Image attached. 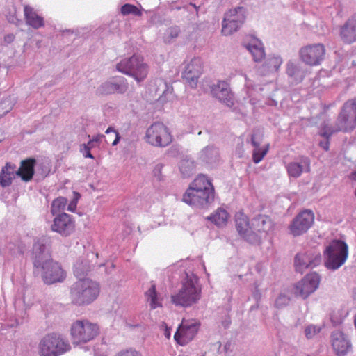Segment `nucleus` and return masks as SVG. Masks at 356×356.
I'll list each match as a JSON object with an SVG mask.
<instances>
[{"label":"nucleus","instance_id":"obj_25","mask_svg":"<svg viewBox=\"0 0 356 356\" xmlns=\"http://www.w3.org/2000/svg\"><path fill=\"white\" fill-rule=\"evenodd\" d=\"M293 291H284V292L280 293L275 299V307L277 309H282L287 306L291 301L293 293H294L296 297H301L305 299L314 291H294V293Z\"/></svg>","mask_w":356,"mask_h":356},{"label":"nucleus","instance_id":"obj_52","mask_svg":"<svg viewBox=\"0 0 356 356\" xmlns=\"http://www.w3.org/2000/svg\"><path fill=\"white\" fill-rule=\"evenodd\" d=\"M165 335L168 338H169V337H170V332H169L168 330H165Z\"/></svg>","mask_w":356,"mask_h":356},{"label":"nucleus","instance_id":"obj_2","mask_svg":"<svg viewBox=\"0 0 356 356\" xmlns=\"http://www.w3.org/2000/svg\"><path fill=\"white\" fill-rule=\"evenodd\" d=\"M214 199V186L211 181L204 175H199L183 195L184 202L196 208L207 207Z\"/></svg>","mask_w":356,"mask_h":356},{"label":"nucleus","instance_id":"obj_17","mask_svg":"<svg viewBox=\"0 0 356 356\" xmlns=\"http://www.w3.org/2000/svg\"><path fill=\"white\" fill-rule=\"evenodd\" d=\"M212 95L221 102L231 107L234 105V95L227 82L220 81L211 88Z\"/></svg>","mask_w":356,"mask_h":356},{"label":"nucleus","instance_id":"obj_29","mask_svg":"<svg viewBox=\"0 0 356 356\" xmlns=\"http://www.w3.org/2000/svg\"><path fill=\"white\" fill-rule=\"evenodd\" d=\"M16 165L7 163L2 168L0 172V186L7 187L11 185L13 180L15 179L16 174Z\"/></svg>","mask_w":356,"mask_h":356},{"label":"nucleus","instance_id":"obj_1","mask_svg":"<svg viewBox=\"0 0 356 356\" xmlns=\"http://www.w3.org/2000/svg\"><path fill=\"white\" fill-rule=\"evenodd\" d=\"M32 257L33 266L41 270V277L44 283L51 284L63 282L66 273L60 263L51 258L50 242L44 236L36 239L33 245Z\"/></svg>","mask_w":356,"mask_h":356},{"label":"nucleus","instance_id":"obj_37","mask_svg":"<svg viewBox=\"0 0 356 356\" xmlns=\"http://www.w3.org/2000/svg\"><path fill=\"white\" fill-rule=\"evenodd\" d=\"M195 165L193 161L183 160L180 163L179 169L184 177H189L195 172Z\"/></svg>","mask_w":356,"mask_h":356},{"label":"nucleus","instance_id":"obj_22","mask_svg":"<svg viewBox=\"0 0 356 356\" xmlns=\"http://www.w3.org/2000/svg\"><path fill=\"white\" fill-rule=\"evenodd\" d=\"M286 168L289 177L298 178L304 171H310V161L308 158L302 156L299 161L290 162Z\"/></svg>","mask_w":356,"mask_h":356},{"label":"nucleus","instance_id":"obj_30","mask_svg":"<svg viewBox=\"0 0 356 356\" xmlns=\"http://www.w3.org/2000/svg\"><path fill=\"white\" fill-rule=\"evenodd\" d=\"M271 227L270 218L265 215L256 216L252 222V230L257 232H267Z\"/></svg>","mask_w":356,"mask_h":356},{"label":"nucleus","instance_id":"obj_48","mask_svg":"<svg viewBox=\"0 0 356 356\" xmlns=\"http://www.w3.org/2000/svg\"><path fill=\"white\" fill-rule=\"evenodd\" d=\"M104 138V135H102V134H98L95 136H94L92 138V139H91L92 140H93V143H101L102 138Z\"/></svg>","mask_w":356,"mask_h":356},{"label":"nucleus","instance_id":"obj_15","mask_svg":"<svg viewBox=\"0 0 356 356\" xmlns=\"http://www.w3.org/2000/svg\"><path fill=\"white\" fill-rule=\"evenodd\" d=\"M200 326V323L197 321H183L179 329L174 335L175 340L181 346L186 345L197 334Z\"/></svg>","mask_w":356,"mask_h":356},{"label":"nucleus","instance_id":"obj_20","mask_svg":"<svg viewBox=\"0 0 356 356\" xmlns=\"http://www.w3.org/2000/svg\"><path fill=\"white\" fill-rule=\"evenodd\" d=\"M332 346L338 356H344L351 348V343L346 335L339 330L332 333Z\"/></svg>","mask_w":356,"mask_h":356},{"label":"nucleus","instance_id":"obj_12","mask_svg":"<svg viewBox=\"0 0 356 356\" xmlns=\"http://www.w3.org/2000/svg\"><path fill=\"white\" fill-rule=\"evenodd\" d=\"M321 261L320 252L316 250H310L298 253L295 257L294 266L296 271L302 273L308 268H314L319 265Z\"/></svg>","mask_w":356,"mask_h":356},{"label":"nucleus","instance_id":"obj_7","mask_svg":"<svg viewBox=\"0 0 356 356\" xmlns=\"http://www.w3.org/2000/svg\"><path fill=\"white\" fill-rule=\"evenodd\" d=\"M99 332V326L88 320H76L70 328L72 343L76 345L94 339Z\"/></svg>","mask_w":356,"mask_h":356},{"label":"nucleus","instance_id":"obj_13","mask_svg":"<svg viewBox=\"0 0 356 356\" xmlns=\"http://www.w3.org/2000/svg\"><path fill=\"white\" fill-rule=\"evenodd\" d=\"M53 232L62 236H69L75 231V222L73 217L65 213L58 214L51 225Z\"/></svg>","mask_w":356,"mask_h":356},{"label":"nucleus","instance_id":"obj_24","mask_svg":"<svg viewBox=\"0 0 356 356\" xmlns=\"http://www.w3.org/2000/svg\"><path fill=\"white\" fill-rule=\"evenodd\" d=\"M340 37L342 41L346 44L356 42V15L348 19L341 26Z\"/></svg>","mask_w":356,"mask_h":356},{"label":"nucleus","instance_id":"obj_44","mask_svg":"<svg viewBox=\"0 0 356 356\" xmlns=\"http://www.w3.org/2000/svg\"><path fill=\"white\" fill-rule=\"evenodd\" d=\"M332 131V128L329 129L328 131H325L322 134V135L328 139V138L330 136H329L327 137V135L329 134V133ZM321 147H322L325 151H327L329 149V141L327 140L325 142H321L320 143Z\"/></svg>","mask_w":356,"mask_h":356},{"label":"nucleus","instance_id":"obj_42","mask_svg":"<svg viewBox=\"0 0 356 356\" xmlns=\"http://www.w3.org/2000/svg\"><path fill=\"white\" fill-rule=\"evenodd\" d=\"M179 33V29L177 26L169 28L165 35V40L167 42H170L171 40L177 38Z\"/></svg>","mask_w":356,"mask_h":356},{"label":"nucleus","instance_id":"obj_3","mask_svg":"<svg viewBox=\"0 0 356 356\" xmlns=\"http://www.w3.org/2000/svg\"><path fill=\"white\" fill-rule=\"evenodd\" d=\"M118 71L128 75L138 82L143 81L147 76L149 67L142 56L134 54L129 58H124L116 65Z\"/></svg>","mask_w":356,"mask_h":356},{"label":"nucleus","instance_id":"obj_6","mask_svg":"<svg viewBox=\"0 0 356 356\" xmlns=\"http://www.w3.org/2000/svg\"><path fill=\"white\" fill-rule=\"evenodd\" d=\"M348 255L347 244L341 240H333L324 252L325 266L332 270H337L346 261Z\"/></svg>","mask_w":356,"mask_h":356},{"label":"nucleus","instance_id":"obj_50","mask_svg":"<svg viewBox=\"0 0 356 356\" xmlns=\"http://www.w3.org/2000/svg\"><path fill=\"white\" fill-rule=\"evenodd\" d=\"M350 178L352 179V180H354V181H356V171L355 172H353L350 174Z\"/></svg>","mask_w":356,"mask_h":356},{"label":"nucleus","instance_id":"obj_40","mask_svg":"<svg viewBox=\"0 0 356 356\" xmlns=\"http://www.w3.org/2000/svg\"><path fill=\"white\" fill-rule=\"evenodd\" d=\"M121 13L123 15H127L129 14H133L139 17L142 15L141 10H140L136 6L129 3H126L122 6Z\"/></svg>","mask_w":356,"mask_h":356},{"label":"nucleus","instance_id":"obj_36","mask_svg":"<svg viewBox=\"0 0 356 356\" xmlns=\"http://www.w3.org/2000/svg\"><path fill=\"white\" fill-rule=\"evenodd\" d=\"M67 203V200L63 197L55 199L51 207V213L53 216L60 214L59 213L64 211Z\"/></svg>","mask_w":356,"mask_h":356},{"label":"nucleus","instance_id":"obj_14","mask_svg":"<svg viewBox=\"0 0 356 356\" xmlns=\"http://www.w3.org/2000/svg\"><path fill=\"white\" fill-rule=\"evenodd\" d=\"M235 227L239 235L248 242L253 243L258 241V237L250 227L249 218L243 211H239L234 216Z\"/></svg>","mask_w":356,"mask_h":356},{"label":"nucleus","instance_id":"obj_34","mask_svg":"<svg viewBox=\"0 0 356 356\" xmlns=\"http://www.w3.org/2000/svg\"><path fill=\"white\" fill-rule=\"evenodd\" d=\"M145 296L147 301L149 302V306L152 309H154L162 306L161 301L163 298L158 291H147Z\"/></svg>","mask_w":356,"mask_h":356},{"label":"nucleus","instance_id":"obj_43","mask_svg":"<svg viewBox=\"0 0 356 356\" xmlns=\"http://www.w3.org/2000/svg\"><path fill=\"white\" fill-rule=\"evenodd\" d=\"M115 356H143L141 353L130 348L119 351Z\"/></svg>","mask_w":356,"mask_h":356},{"label":"nucleus","instance_id":"obj_27","mask_svg":"<svg viewBox=\"0 0 356 356\" xmlns=\"http://www.w3.org/2000/svg\"><path fill=\"white\" fill-rule=\"evenodd\" d=\"M24 15L26 24L32 28L38 29L44 26L43 18L38 15L32 7L27 5L24 6Z\"/></svg>","mask_w":356,"mask_h":356},{"label":"nucleus","instance_id":"obj_35","mask_svg":"<svg viewBox=\"0 0 356 356\" xmlns=\"http://www.w3.org/2000/svg\"><path fill=\"white\" fill-rule=\"evenodd\" d=\"M282 64V58L279 56H273L267 59L263 67L268 72H273L278 70Z\"/></svg>","mask_w":356,"mask_h":356},{"label":"nucleus","instance_id":"obj_8","mask_svg":"<svg viewBox=\"0 0 356 356\" xmlns=\"http://www.w3.org/2000/svg\"><path fill=\"white\" fill-rule=\"evenodd\" d=\"M172 135L164 123L156 122L152 124L146 130L145 141L153 147H165L172 142Z\"/></svg>","mask_w":356,"mask_h":356},{"label":"nucleus","instance_id":"obj_21","mask_svg":"<svg viewBox=\"0 0 356 356\" xmlns=\"http://www.w3.org/2000/svg\"><path fill=\"white\" fill-rule=\"evenodd\" d=\"M128 88V83L124 77H119L114 81H108L102 84L97 90L99 95L124 93Z\"/></svg>","mask_w":356,"mask_h":356},{"label":"nucleus","instance_id":"obj_4","mask_svg":"<svg viewBox=\"0 0 356 356\" xmlns=\"http://www.w3.org/2000/svg\"><path fill=\"white\" fill-rule=\"evenodd\" d=\"M356 128V97L347 100L341 108L332 131L327 135L335 132H349Z\"/></svg>","mask_w":356,"mask_h":356},{"label":"nucleus","instance_id":"obj_49","mask_svg":"<svg viewBox=\"0 0 356 356\" xmlns=\"http://www.w3.org/2000/svg\"><path fill=\"white\" fill-rule=\"evenodd\" d=\"M93 143V140H90L87 144H83L81 145V147H90V149H91L92 148L94 147Z\"/></svg>","mask_w":356,"mask_h":356},{"label":"nucleus","instance_id":"obj_31","mask_svg":"<svg viewBox=\"0 0 356 356\" xmlns=\"http://www.w3.org/2000/svg\"><path fill=\"white\" fill-rule=\"evenodd\" d=\"M321 282V277L316 273L307 274L297 286L296 289H317Z\"/></svg>","mask_w":356,"mask_h":356},{"label":"nucleus","instance_id":"obj_16","mask_svg":"<svg viewBox=\"0 0 356 356\" xmlns=\"http://www.w3.org/2000/svg\"><path fill=\"white\" fill-rule=\"evenodd\" d=\"M202 72V60L199 58H194L185 67L182 77L191 88H195Z\"/></svg>","mask_w":356,"mask_h":356},{"label":"nucleus","instance_id":"obj_46","mask_svg":"<svg viewBox=\"0 0 356 356\" xmlns=\"http://www.w3.org/2000/svg\"><path fill=\"white\" fill-rule=\"evenodd\" d=\"M81 151H83V155H84L85 157L90 158V159H93L94 158L92 154L90 153V147H81Z\"/></svg>","mask_w":356,"mask_h":356},{"label":"nucleus","instance_id":"obj_51","mask_svg":"<svg viewBox=\"0 0 356 356\" xmlns=\"http://www.w3.org/2000/svg\"><path fill=\"white\" fill-rule=\"evenodd\" d=\"M76 207V205H74V207L72 205V204H70L69 207H68V210L70 211H74V208Z\"/></svg>","mask_w":356,"mask_h":356},{"label":"nucleus","instance_id":"obj_53","mask_svg":"<svg viewBox=\"0 0 356 356\" xmlns=\"http://www.w3.org/2000/svg\"><path fill=\"white\" fill-rule=\"evenodd\" d=\"M150 289L154 290L155 289V286H152Z\"/></svg>","mask_w":356,"mask_h":356},{"label":"nucleus","instance_id":"obj_28","mask_svg":"<svg viewBox=\"0 0 356 356\" xmlns=\"http://www.w3.org/2000/svg\"><path fill=\"white\" fill-rule=\"evenodd\" d=\"M263 135L253 134L252 136V144L254 147L252 153V159L255 163H259L264 157L266 155L269 149V144H267L264 147H260L259 145L262 141Z\"/></svg>","mask_w":356,"mask_h":356},{"label":"nucleus","instance_id":"obj_38","mask_svg":"<svg viewBox=\"0 0 356 356\" xmlns=\"http://www.w3.org/2000/svg\"><path fill=\"white\" fill-rule=\"evenodd\" d=\"M182 289H196V284L197 282V277L191 274H185L184 277L182 279Z\"/></svg>","mask_w":356,"mask_h":356},{"label":"nucleus","instance_id":"obj_9","mask_svg":"<svg viewBox=\"0 0 356 356\" xmlns=\"http://www.w3.org/2000/svg\"><path fill=\"white\" fill-rule=\"evenodd\" d=\"M245 10L243 7L230 9L225 14L222 22V33L229 35L236 32L245 21Z\"/></svg>","mask_w":356,"mask_h":356},{"label":"nucleus","instance_id":"obj_41","mask_svg":"<svg viewBox=\"0 0 356 356\" xmlns=\"http://www.w3.org/2000/svg\"><path fill=\"white\" fill-rule=\"evenodd\" d=\"M321 328L314 325H309L305 329V337L308 339H312L315 335L319 333Z\"/></svg>","mask_w":356,"mask_h":356},{"label":"nucleus","instance_id":"obj_19","mask_svg":"<svg viewBox=\"0 0 356 356\" xmlns=\"http://www.w3.org/2000/svg\"><path fill=\"white\" fill-rule=\"evenodd\" d=\"M90 270V266L87 261L78 260L74 266V274L79 277V284L82 289H96L99 287L96 282L88 278L81 277Z\"/></svg>","mask_w":356,"mask_h":356},{"label":"nucleus","instance_id":"obj_10","mask_svg":"<svg viewBox=\"0 0 356 356\" xmlns=\"http://www.w3.org/2000/svg\"><path fill=\"white\" fill-rule=\"evenodd\" d=\"M326 49L321 43L312 44L303 46L300 49V60L309 66H318L325 59Z\"/></svg>","mask_w":356,"mask_h":356},{"label":"nucleus","instance_id":"obj_33","mask_svg":"<svg viewBox=\"0 0 356 356\" xmlns=\"http://www.w3.org/2000/svg\"><path fill=\"white\" fill-rule=\"evenodd\" d=\"M229 218V213L223 209H218L209 219L217 226L225 225Z\"/></svg>","mask_w":356,"mask_h":356},{"label":"nucleus","instance_id":"obj_47","mask_svg":"<svg viewBox=\"0 0 356 356\" xmlns=\"http://www.w3.org/2000/svg\"><path fill=\"white\" fill-rule=\"evenodd\" d=\"M14 39H15V35L13 34H8L4 37V41L6 42L7 43L12 42L14 40Z\"/></svg>","mask_w":356,"mask_h":356},{"label":"nucleus","instance_id":"obj_32","mask_svg":"<svg viewBox=\"0 0 356 356\" xmlns=\"http://www.w3.org/2000/svg\"><path fill=\"white\" fill-rule=\"evenodd\" d=\"M247 49L251 53L255 62H261L265 58L264 48L260 42H255L254 44H249Z\"/></svg>","mask_w":356,"mask_h":356},{"label":"nucleus","instance_id":"obj_45","mask_svg":"<svg viewBox=\"0 0 356 356\" xmlns=\"http://www.w3.org/2000/svg\"><path fill=\"white\" fill-rule=\"evenodd\" d=\"M297 70V67L293 63H289L286 67V72L290 76L295 75Z\"/></svg>","mask_w":356,"mask_h":356},{"label":"nucleus","instance_id":"obj_23","mask_svg":"<svg viewBox=\"0 0 356 356\" xmlns=\"http://www.w3.org/2000/svg\"><path fill=\"white\" fill-rule=\"evenodd\" d=\"M99 296V291H72V302L81 306L88 305Z\"/></svg>","mask_w":356,"mask_h":356},{"label":"nucleus","instance_id":"obj_11","mask_svg":"<svg viewBox=\"0 0 356 356\" xmlns=\"http://www.w3.org/2000/svg\"><path fill=\"white\" fill-rule=\"evenodd\" d=\"M314 222V214L311 210H304L299 213L289 225L290 233L298 236L306 233Z\"/></svg>","mask_w":356,"mask_h":356},{"label":"nucleus","instance_id":"obj_26","mask_svg":"<svg viewBox=\"0 0 356 356\" xmlns=\"http://www.w3.org/2000/svg\"><path fill=\"white\" fill-rule=\"evenodd\" d=\"M36 160L33 158H29L22 160L20 163V167L16 171V174L21 177V179L27 182L32 179L35 173V165Z\"/></svg>","mask_w":356,"mask_h":356},{"label":"nucleus","instance_id":"obj_18","mask_svg":"<svg viewBox=\"0 0 356 356\" xmlns=\"http://www.w3.org/2000/svg\"><path fill=\"white\" fill-rule=\"evenodd\" d=\"M201 297V291H178L171 296L172 302L177 306L189 307L195 303Z\"/></svg>","mask_w":356,"mask_h":356},{"label":"nucleus","instance_id":"obj_39","mask_svg":"<svg viewBox=\"0 0 356 356\" xmlns=\"http://www.w3.org/2000/svg\"><path fill=\"white\" fill-rule=\"evenodd\" d=\"M107 135V139H106V142L107 143H111L112 145H116L120 139V136L119 133L115 130L113 127H109L105 131Z\"/></svg>","mask_w":356,"mask_h":356},{"label":"nucleus","instance_id":"obj_5","mask_svg":"<svg viewBox=\"0 0 356 356\" xmlns=\"http://www.w3.org/2000/svg\"><path fill=\"white\" fill-rule=\"evenodd\" d=\"M70 348L69 342L56 333L44 337L38 346L40 356H59L69 351Z\"/></svg>","mask_w":356,"mask_h":356}]
</instances>
